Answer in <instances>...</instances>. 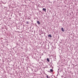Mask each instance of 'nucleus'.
I'll return each mask as SVG.
<instances>
[{
  "label": "nucleus",
  "instance_id": "nucleus-1",
  "mask_svg": "<svg viewBox=\"0 0 78 78\" xmlns=\"http://www.w3.org/2000/svg\"><path fill=\"white\" fill-rule=\"evenodd\" d=\"M53 70L52 69H50V71H48V72H53Z\"/></svg>",
  "mask_w": 78,
  "mask_h": 78
},
{
  "label": "nucleus",
  "instance_id": "nucleus-2",
  "mask_svg": "<svg viewBox=\"0 0 78 78\" xmlns=\"http://www.w3.org/2000/svg\"><path fill=\"white\" fill-rule=\"evenodd\" d=\"M42 11H44L45 12H46V9L45 8H43Z\"/></svg>",
  "mask_w": 78,
  "mask_h": 78
},
{
  "label": "nucleus",
  "instance_id": "nucleus-3",
  "mask_svg": "<svg viewBox=\"0 0 78 78\" xmlns=\"http://www.w3.org/2000/svg\"><path fill=\"white\" fill-rule=\"evenodd\" d=\"M61 30H62V31L63 32H64V29L63 28V27H62L61 28Z\"/></svg>",
  "mask_w": 78,
  "mask_h": 78
},
{
  "label": "nucleus",
  "instance_id": "nucleus-4",
  "mask_svg": "<svg viewBox=\"0 0 78 78\" xmlns=\"http://www.w3.org/2000/svg\"><path fill=\"white\" fill-rule=\"evenodd\" d=\"M37 23L38 25H40V22H39V21H37Z\"/></svg>",
  "mask_w": 78,
  "mask_h": 78
},
{
  "label": "nucleus",
  "instance_id": "nucleus-5",
  "mask_svg": "<svg viewBox=\"0 0 78 78\" xmlns=\"http://www.w3.org/2000/svg\"><path fill=\"white\" fill-rule=\"evenodd\" d=\"M47 61H48V62H50V59H49L48 58H47Z\"/></svg>",
  "mask_w": 78,
  "mask_h": 78
},
{
  "label": "nucleus",
  "instance_id": "nucleus-6",
  "mask_svg": "<svg viewBox=\"0 0 78 78\" xmlns=\"http://www.w3.org/2000/svg\"><path fill=\"white\" fill-rule=\"evenodd\" d=\"M48 37H51V35H48Z\"/></svg>",
  "mask_w": 78,
  "mask_h": 78
},
{
  "label": "nucleus",
  "instance_id": "nucleus-7",
  "mask_svg": "<svg viewBox=\"0 0 78 78\" xmlns=\"http://www.w3.org/2000/svg\"><path fill=\"white\" fill-rule=\"evenodd\" d=\"M26 24H29V22L27 21L26 23Z\"/></svg>",
  "mask_w": 78,
  "mask_h": 78
},
{
  "label": "nucleus",
  "instance_id": "nucleus-8",
  "mask_svg": "<svg viewBox=\"0 0 78 78\" xmlns=\"http://www.w3.org/2000/svg\"><path fill=\"white\" fill-rule=\"evenodd\" d=\"M46 78H49V77H48V76L47 75Z\"/></svg>",
  "mask_w": 78,
  "mask_h": 78
},
{
  "label": "nucleus",
  "instance_id": "nucleus-9",
  "mask_svg": "<svg viewBox=\"0 0 78 78\" xmlns=\"http://www.w3.org/2000/svg\"><path fill=\"white\" fill-rule=\"evenodd\" d=\"M62 77H64V76H62Z\"/></svg>",
  "mask_w": 78,
  "mask_h": 78
},
{
  "label": "nucleus",
  "instance_id": "nucleus-10",
  "mask_svg": "<svg viewBox=\"0 0 78 78\" xmlns=\"http://www.w3.org/2000/svg\"><path fill=\"white\" fill-rule=\"evenodd\" d=\"M59 70V69H58V70Z\"/></svg>",
  "mask_w": 78,
  "mask_h": 78
},
{
  "label": "nucleus",
  "instance_id": "nucleus-11",
  "mask_svg": "<svg viewBox=\"0 0 78 78\" xmlns=\"http://www.w3.org/2000/svg\"><path fill=\"white\" fill-rule=\"evenodd\" d=\"M60 72H61V71H60Z\"/></svg>",
  "mask_w": 78,
  "mask_h": 78
}]
</instances>
